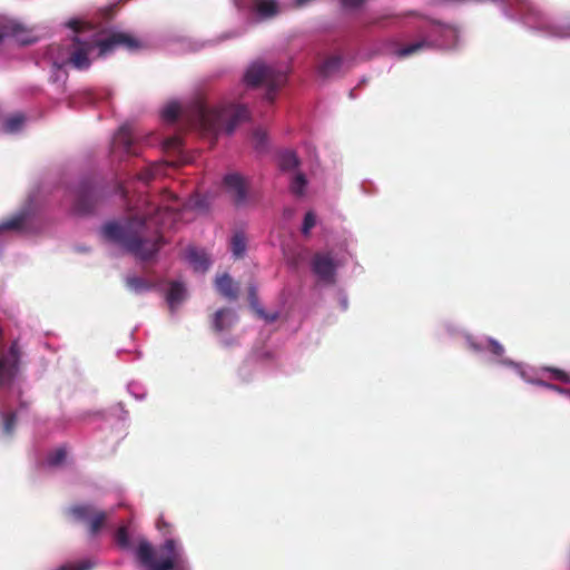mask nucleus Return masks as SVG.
<instances>
[{
  "mask_svg": "<svg viewBox=\"0 0 570 570\" xmlns=\"http://www.w3.org/2000/svg\"><path fill=\"white\" fill-rule=\"evenodd\" d=\"M66 26L75 32L68 47V58L60 61L55 59L52 65L58 69L71 65L75 69L86 70L91 65L89 53L98 49L101 31L94 23L79 19L68 20Z\"/></svg>",
  "mask_w": 570,
  "mask_h": 570,
  "instance_id": "obj_3",
  "label": "nucleus"
},
{
  "mask_svg": "<svg viewBox=\"0 0 570 570\" xmlns=\"http://www.w3.org/2000/svg\"><path fill=\"white\" fill-rule=\"evenodd\" d=\"M366 1L367 0H341V3L344 8L354 9L361 7Z\"/></svg>",
  "mask_w": 570,
  "mask_h": 570,
  "instance_id": "obj_40",
  "label": "nucleus"
},
{
  "mask_svg": "<svg viewBox=\"0 0 570 570\" xmlns=\"http://www.w3.org/2000/svg\"><path fill=\"white\" fill-rule=\"evenodd\" d=\"M116 542L122 549L129 548V546H130L129 534H128V530L126 527L122 525V527L118 528V530L116 532Z\"/></svg>",
  "mask_w": 570,
  "mask_h": 570,
  "instance_id": "obj_30",
  "label": "nucleus"
},
{
  "mask_svg": "<svg viewBox=\"0 0 570 570\" xmlns=\"http://www.w3.org/2000/svg\"><path fill=\"white\" fill-rule=\"evenodd\" d=\"M430 46L431 43L429 41L420 40L397 49L395 53L399 58H405L414 53H417L419 51L429 48Z\"/></svg>",
  "mask_w": 570,
  "mask_h": 570,
  "instance_id": "obj_23",
  "label": "nucleus"
},
{
  "mask_svg": "<svg viewBox=\"0 0 570 570\" xmlns=\"http://www.w3.org/2000/svg\"><path fill=\"white\" fill-rule=\"evenodd\" d=\"M24 216L18 215L0 224V233L3 230H16L20 229L23 225Z\"/></svg>",
  "mask_w": 570,
  "mask_h": 570,
  "instance_id": "obj_28",
  "label": "nucleus"
},
{
  "mask_svg": "<svg viewBox=\"0 0 570 570\" xmlns=\"http://www.w3.org/2000/svg\"><path fill=\"white\" fill-rule=\"evenodd\" d=\"M126 286L135 292V293H142L150 291L154 287V284L142 277L139 276H128L126 278Z\"/></svg>",
  "mask_w": 570,
  "mask_h": 570,
  "instance_id": "obj_21",
  "label": "nucleus"
},
{
  "mask_svg": "<svg viewBox=\"0 0 570 570\" xmlns=\"http://www.w3.org/2000/svg\"><path fill=\"white\" fill-rule=\"evenodd\" d=\"M110 153L114 157L119 159L126 156L139 155L138 144L134 138L132 129L130 126L124 125L118 129L112 138Z\"/></svg>",
  "mask_w": 570,
  "mask_h": 570,
  "instance_id": "obj_9",
  "label": "nucleus"
},
{
  "mask_svg": "<svg viewBox=\"0 0 570 570\" xmlns=\"http://www.w3.org/2000/svg\"><path fill=\"white\" fill-rule=\"evenodd\" d=\"M20 360L21 351L18 341H13L8 350H0V391L20 385Z\"/></svg>",
  "mask_w": 570,
  "mask_h": 570,
  "instance_id": "obj_7",
  "label": "nucleus"
},
{
  "mask_svg": "<svg viewBox=\"0 0 570 570\" xmlns=\"http://www.w3.org/2000/svg\"><path fill=\"white\" fill-rule=\"evenodd\" d=\"M117 48H125L129 51H135L142 48V42L134 35L121 31L111 32L106 38L99 37V57H105L114 52Z\"/></svg>",
  "mask_w": 570,
  "mask_h": 570,
  "instance_id": "obj_8",
  "label": "nucleus"
},
{
  "mask_svg": "<svg viewBox=\"0 0 570 570\" xmlns=\"http://www.w3.org/2000/svg\"><path fill=\"white\" fill-rule=\"evenodd\" d=\"M306 178L304 174H296L291 183V191L297 196H302L304 194L306 187Z\"/></svg>",
  "mask_w": 570,
  "mask_h": 570,
  "instance_id": "obj_27",
  "label": "nucleus"
},
{
  "mask_svg": "<svg viewBox=\"0 0 570 570\" xmlns=\"http://www.w3.org/2000/svg\"><path fill=\"white\" fill-rule=\"evenodd\" d=\"M566 395L570 397V394H566Z\"/></svg>",
  "mask_w": 570,
  "mask_h": 570,
  "instance_id": "obj_45",
  "label": "nucleus"
},
{
  "mask_svg": "<svg viewBox=\"0 0 570 570\" xmlns=\"http://www.w3.org/2000/svg\"><path fill=\"white\" fill-rule=\"evenodd\" d=\"M17 425V413L13 411L1 412V431L6 436H11Z\"/></svg>",
  "mask_w": 570,
  "mask_h": 570,
  "instance_id": "obj_22",
  "label": "nucleus"
},
{
  "mask_svg": "<svg viewBox=\"0 0 570 570\" xmlns=\"http://www.w3.org/2000/svg\"><path fill=\"white\" fill-rule=\"evenodd\" d=\"M68 448L66 445H60L48 454L47 463H63L68 459Z\"/></svg>",
  "mask_w": 570,
  "mask_h": 570,
  "instance_id": "obj_25",
  "label": "nucleus"
},
{
  "mask_svg": "<svg viewBox=\"0 0 570 570\" xmlns=\"http://www.w3.org/2000/svg\"><path fill=\"white\" fill-rule=\"evenodd\" d=\"M248 298H249V303H250V306L255 311V313L261 317V318H264L265 321H267L268 323H273L275 322L277 318H278V313H272V314H267L264 312V309L258 305V299H257V293H256V288L255 287H249L248 289Z\"/></svg>",
  "mask_w": 570,
  "mask_h": 570,
  "instance_id": "obj_19",
  "label": "nucleus"
},
{
  "mask_svg": "<svg viewBox=\"0 0 570 570\" xmlns=\"http://www.w3.org/2000/svg\"><path fill=\"white\" fill-rule=\"evenodd\" d=\"M539 384L541 386H544V387H547L549 390H552V391L558 392V393L563 394V395L570 394V389H564V387H561L559 385H556V384H552V383H547V382H543V381H540Z\"/></svg>",
  "mask_w": 570,
  "mask_h": 570,
  "instance_id": "obj_38",
  "label": "nucleus"
},
{
  "mask_svg": "<svg viewBox=\"0 0 570 570\" xmlns=\"http://www.w3.org/2000/svg\"><path fill=\"white\" fill-rule=\"evenodd\" d=\"M156 524H157L158 530L164 531L165 534L170 532V524L163 517H160L157 520Z\"/></svg>",
  "mask_w": 570,
  "mask_h": 570,
  "instance_id": "obj_41",
  "label": "nucleus"
},
{
  "mask_svg": "<svg viewBox=\"0 0 570 570\" xmlns=\"http://www.w3.org/2000/svg\"><path fill=\"white\" fill-rule=\"evenodd\" d=\"M178 216L170 207H159L148 216H135L122 223L109 222L104 225L102 235L145 262L159 252L164 245L161 229L170 227Z\"/></svg>",
  "mask_w": 570,
  "mask_h": 570,
  "instance_id": "obj_1",
  "label": "nucleus"
},
{
  "mask_svg": "<svg viewBox=\"0 0 570 570\" xmlns=\"http://www.w3.org/2000/svg\"><path fill=\"white\" fill-rule=\"evenodd\" d=\"M3 338H4V333H3L2 327L0 326V350L4 348V346H3Z\"/></svg>",
  "mask_w": 570,
  "mask_h": 570,
  "instance_id": "obj_42",
  "label": "nucleus"
},
{
  "mask_svg": "<svg viewBox=\"0 0 570 570\" xmlns=\"http://www.w3.org/2000/svg\"><path fill=\"white\" fill-rule=\"evenodd\" d=\"M237 322V315L230 308L218 309L212 321L213 330L216 333L229 330Z\"/></svg>",
  "mask_w": 570,
  "mask_h": 570,
  "instance_id": "obj_13",
  "label": "nucleus"
},
{
  "mask_svg": "<svg viewBox=\"0 0 570 570\" xmlns=\"http://www.w3.org/2000/svg\"><path fill=\"white\" fill-rule=\"evenodd\" d=\"M59 49H60V47H59V46H57V45L50 46V48H49V55H50V56H53V52H55V51H58Z\"/></svg>",
  "mask_w": 570,
  "mask_h": 570,
  "instance_id": "obj_43",
  "label": "nucleus"
},
{
  "mask_svg": "<svg viewBox=\"0 0 570 570\" xmlns=\"http://www.w3.org/2000/svg\"><path fill=\"white\" fill-rule=\"evenodd\" d=\"M94 567L92 562L89 560H82L77 563H69L59 567L57 570H91Z\"/></svg>",
  "mask_w": 570,
  "mask_h": 570,
  "instance_id": "obj_31",
  "label": "nucleus"
},
{
  "mask_svg": "<svg viewBox=\"0 0 570 570\" xmlns=\"http://www.w3.org/2000/svg\"><path fill=\"white\" fill-rule=\"evenodd\" d=\"M186 258L193 265L195 271L205 272L209 267V259L204 252L189 247L186 250Z\"/></svg>",
  "mask_w": 570,
  "mask_h": 570,
  "instance_id": "obj_18",
  "label": "nucleus"
},
{
  "mask_svg": "<svg viewBox=\"0 0 570 570\" xmlns=\"http://www.w3.org/2000/svg\"><path fill=\"white\" fill-rule=\"evenodd\" d=\"M547 371H549L552 374V377L554 380L563 383H570V374L567 373L566 371L554 367H548Z\"/></svg>",
  "mask_w": 570,
  "mask_h": 570,
  "instance_id": "obj_34",
  "label": "nucleus"
},
{
  "mask_svg": "<svg viewBox=\"0 0 570 570\" xmlns=\"http://www.w3.org/2000/svg\"><path fill=\"white\" fill-rule=\"evenodd\" d=\"M165 170V164L156 163L145 168L138 174V179L144 183H149L159 175H163Z\"/></svg>",
  "mask_w": 570,
  "mask_h": 570,
  "instance_id": "obj_24",
  "label": "nucleus"
},
{
  "mask_svg": "<svg viewBox=\"0 0 570 570\" xmlns=\"http://www.w3.org/2000/svg\"><path fill=\"white\" fill-rule=\"evenodd\" d=\"M23 121L24 117L22 115L11 116L4 121V130L7 132H14L21 128Z\"/></svg>",
  "mask_w": 570,
  "mask_h": 570,
  "instance_id": "obj_29",
  "label": "nucleus"
},
{
  "mask_svg": "<svg viewBox=\"0 0 570 570\" xmlns=\"http://www.w3.org/2000/svg\"><path fill=\"white\" fill-rule=\"evenodd\" d=\"M185 295L186 289L181 283H170L169 289L166 295V301L171 312H174L177 305H179L185 299Z\"/></svg>",
  "mask_w": 570,
  "mask_h": 570,
  "instance_id": "obj_17",
  "label": "nucleus"
},
{
  "mask_svg": "<svg viewBox=\"0 0 570 570\" xmlns=\"http://www.w3.org/2000/svg\"><path fill=\"white\" fill-rule=\"evenodd\" d=\"M166 557L159 561H155V550L147 540H140L136 549V557L139 563L149 570H173L179 560V551L174 539H167L163 546Z\"/></svg>",
  "mask_w": 570,
  "mask_h": 570,
  "instance_id": "obj_5",
  "label": "nucleus"
},
{
  "mask_svg": "<svg viewBox=\"0 0 570 570\" xmlns=\"http://www.w3.org/2000/svg\"><path fill=\"white\" fill-rule=\"evenodd\" d=\"M215 284L217 291L224 297L230 301H234L238 297V286L228 274H223L222 276H218L215 281Z\"/></svg>",
  "mask_w": 570,
  "mask_h": 570,
  "instance_id": "obj_14",
  "label": "nucleus"
},
{
  "mask_svg": "<svg viewBox=\"0 0 570 570\" xmlns=\"http://www.w3.org/2000/svg\"><path fill=\"white\" fill-rule=\"evenodd\" d=\"M247 248L246 237L242 232H237L230 239V250L236 259L243 258Z\"/></svg>",
  "mask_w": 570,
  "mask_h": 570,
  "instance_id": "obj_20",
  "label": "nucleus"
},
{
  "mask_svg": "<svg viewBox=\"0 0 570 570\" xmlns=\"http://www.w3.org/2000/svg\"><path fill=\"white\" fill-rule=\"evenodd\" d=\"M69 513L77 520L89 522V531L96 534L105 524L107 513L104 511H96L90 504H77L69 509Z\"/></svg>",
  "mask_w": 570,
  "mask_h": 570,
  "instance_id": "obj_10",
  "label": "nucleus"
},
{
  "mask_svg": "<svg viewBox=\"0 0 570 570\" xmlns=\"http://www.w3.org/2000/svg\"><path fill=\"white\" fill-rule=\"evenodd\" d=\"M315 224H316L315 215L312 212H307L304 217L302 233L304 235H308L309 230L315 226Z\"/></svg>",
  "mask_w": 570,
  "mask_h": 570,
  "instance_id": "obj_33",
  "label": "nucleus"
},
{
  "mask_svg": "<svg viewBox=\"0 0 570 570\" xmlns=\"http://www.w3.org/2000/svg\"><path fill=\"white\" fill-rule=\"evenodd\" d=\"M224 184L236 206H243L246 204L248 183L242 175L237 173L228 174L224 178Z\"/></svg>",
  "mask_w": 570,
  "mask_h": 570,
  "instance_id": "obj_11",
  "label": "nucleus"
},
{
  "mask_svg": "<svg viewBox=\"0 0 570 570\" xmlns=\"http://www.w3.org/2000/svg\"><path fill=\"white\" fill-rule=\"evenodd\" d=\"M253 138H254V140L256 142V148L257 149H262V148L265 147L266 132L263 129L258 128V129L254 130Z\"/></svg>",
  "mask_w": 570,
  "mask_h": 570,
  "instance_id": "obj_36",
  "label": "nucleus"
},
{
  "mask_svg": "<svg viewBox=\"0 0 570 570\" xmlns=\"http://www.w3.org/2000/svg\"><path fill=\"white\" fill-rule=\"evenodd\" d=\"M183 146L181 138L178 136L169 137L165 140L164 147L166 149L178 150Z\"/></svg>",
  "mask_w": 570,
  "mask_h": 570,
  "instance_id": "obj_35",
  "label": "nucleus"
},
{
  "mask_svg": "<svg viewBox=\"0 0 570 570\" xmlns=\"http://www.w3.org/2000/svg\"><path fill=\"white\" fill-rule=\"evenodd\" d=\"M253 10L261 19H272L279 12L276 0H253Z\"/></svg>",
  "mask_w": 570,
  "mask_h": 570,
  "instance_id": "obj_16",
  "label": "nucleus"
},
{
  "mask_svg": "<svg viewBox=\"0 0 570 570\" xmlns=\"http://www.w3.org/2000/svg\"><path fill=\"white\" fill-rule=\"evenodd\" d=\"M69 193L72 197V210L78 215L90 214L105 195L102 187L91 178L81 179Z\"/></svg>",
  "mask_w": 570,
  "mask_h": 570,
  "instance_id": "obj_6",
  "label": "nucleus"
},
{
  "mask_svg": "<svg viewBox=\"0 0 570 570\" xmlns=\"http://www.w3.org/2000/svg\"><path fill=\"white\" fill-rule=\"evenodd\" d=\"M287 76L284 71L273 66L256 61L252 63L245 72L244 81L249 87H266L265 99L272 102L275 99L276 91L284 86Z\"/></svg>",
  "mask_w": 570,
  "mask_h": 570,
  "instance_id": "obj_4",
  "label": "nucleus"
},
{
  "mask_svg": "<svg viewBox=\"0 0 570 570\" xmlns=\"http://www.w3.org/2000/svg\"><path fill=\"white\" fill-rule=\"evenodd\" d=\"M335 264L330 254L316 253L312 258V271L322 281L334 282Z\"/></svg>",
  "mask_w": 570,
  "mask_h": 570,
  "instance_id": "obj_12",
  "label": "nucleus"
},
{
  "mask_svg": "<svg viewBox=\"0 0 570 570\" xmlns=\"http://www.w3.org/2000/svg\"><path fill=\"white\" fill-rule=\"evenodd\" d=\"M116 10H117V3H114V4L101 8L98 12V16L101 20L109 21L115 17Z\"/></svg>",
  "mask_w": 570,
  "mask_h": 570,
  "instance_id": "obj_32",
  "label": "nucleus"
},
{
  "mask_svg": "<svg viewBox=\"0 0 570 570\" xmlns=\"http://www.w3.org/2000/svg\"><path fill=\"white\" fill-rule=\"evenodd\" d=\"M12 391H14V393L17 394V397H18V401H19V405H20V409L21 410H26L28 409L30 402L29 401H26L23 397H22V387L21 385H17L16 387L11 389Z\"/></svg>",
  "mask_w": 570,
  "mask_h": 570,
  "instance_id": "obj_37",
  "label": "nucleus"
},
{
  "mask_svg": "<svg viewBox=\"0 0 570 570\" xmlns=\"http://www.w3.org/2000/svg\"><path fill=\"white\" fill-rule=\"evenodd\" d=\"M343 66V58L341 56H330L325 58L317 67L320 76L324 78L334 77L340 73Z\"/></svg>",
  "mask_w": 570,
  "mask_h": 570,
  "instance_id": "obj_15",
  "label": "nucleus"
},
{
  "mask_svg": "<svg viewBox=\"0 0 570 570\" xmlns=\"http://www.w3.org/2000/svg\"><path fill=\"white\" fill-rule=\"evenodd\" d=\"M180 116L191 127L210 134H217L224 125L225 131L230 135L239 124L248 120L249 111L246 106L239 104L210 107L204 97H197L184 109L173 102L163 110V118L167 121H176Z\"/></svg>",
  "mask_w": 570,
  "mask_h": 570,
  "instance_id": "obj_2",
  "label": "nucleus"
},
{
  "mask_svg": "<svg viewBox=\"0 0 570 570\" xmlns=\"http://www.w3.org/2000/svg\"><path fill=\"white\" fill-rule=\"evenodd\" d=\"M3 40V33L0 32V42Z\"/></svg>",
  "mask_w": 570,
  "mask_h": 570,
  "instance_id": "obj_44",
  "label": "nucleus"
},
{
  "mask_svg": "<svg viewBox=\"0 0 570 570\" xmlns=\"http://www.w3.org/2000/svg\"><path fill=\"white\" fill-rule=\"evenodd\" d=\"M489 348H490V351H491L494 355H498V356H501V355L503 354V352H504L503 346H502L499 342H497V341H494V340H490V342H489Z\"/></svg>",
  "mask_w": 570,
  "mask_h": 570,
  "instance_id": "obj_39",
  "label": "nucleus"
},
{
  "mask_svg": "<svg viewBox=\"0 0 570 570\" xmlns=\"http://www.w3.org/2000/svg\"><path fill=\"white\" fill-rule=\"evenodd\" d=\"M569 35H570V32H569Z\"/></svg>",
  "mask_w": 570,
  "mask_h": 570,
  "instance_id": "obj_46",
  "label": "nucleus"
},
{
  "mask_svg": "<svg viewBox=\"0 0 570 570\" xmlns=\"http://www.w3.org/2000/svg\"><path fill=\"white\" fill-rule=\"evenodd\" d=\"M298 164V158L293 151H285L281 155L279 166L283 170L295 169Z\"/></svg>",
  "mask_w": 570,
  "mask_h": 570,
  "instance_id": "obj_26",
  "label": "nucleus"
}]
</instances>
